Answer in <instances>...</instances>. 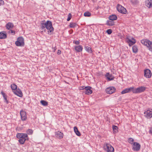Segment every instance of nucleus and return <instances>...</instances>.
Segmentation results:
<instances>
[{
	"mask_svg": "<svg viewBox=\"0 0 152 152\" xmlns=\"http://www.w3.org/2000/svg\"><path fill=\"white\" fill-rule=\"evenodd\" d=\"M16 137L18 139H20L18 141L21 144H23L26 140H29L28 135L26 133H18L16 134Z\"/></svg>",
	"mask_w": 152,
	"mask_h": 152,
	"instance_id": "obj_1",
	"label": "nucleus"
},
{
	"mask_svg": "<svg viewBox=\"0 0 152 152\" xmlns=\"http://www.w3.org/2000/svg\"><path fill=\"white\" fill-rule=\"evenodd\" d=\"M41 27L42 29L46 28L48 30V32H51L53 31L52 22L50 21H47L44 23H42Z\"/></svg>",
	"mask_w": 152,
	"mask_h": 152,
	"instance_id": "obj_2",
	"label": "nucleus"
},
{
	"mask_svg": "<svg viewBox=\"0 0 152 152\" xmlns=\"http://www.w3.org/2000/svg\"><path fill=\"white\" fill-rule=\"evenodd\" d=\"M141 42L146 46L150 51H152V41H151L148 39H143L141 40Z\"/></svg>",
	"mask_w": 152,
	"mask_h": 152,
	"instance_id": "obj_3",
	"label": "nucleus"
},
{
	"mask_svg": "<svg viewBox=\"0 0 152 152\" xmlns=\"http://www.w3.org/2000/svg\"><path fill=\"white\" fill-rule=\"evenodd\" d=\"M15 45L18 47H22L24 45V39L22 37H19L15 42Z\"/></svg>",
	"mask_w": 152,
	"mask_h": 152,
	"instance_id": "obj_4",
	"label": "nucleus"
},
{
	"mask_svg": "<svg viewBox=\"0 0 152 152\" xmlns=\"http://www.w3.org/2000/svg\"><path fill=\"white\" fill-rule=\"evenodd\" d=\"M146 89V88L144 86H140L137 88H135V91H134V94H139L144 92Z\"/></svg>",
	"mask_w": 152,
	"mask_h": 152,
	"instance_id": "obj_5",
	"label": "nucleus"
},
{
	"mask_svg": "<svg viewBox=\"0 0 152 152\" xmlns=\"http://www.w3.org/2000/svg\"><path fill=\"white\" fill-rule=\"evenodd\" d=\"M116 8L118 11L121 13L125 14L126 13V9L120 4L117 5Z\"/></svg>",
	"mask_w": 152,
	"mask_h": 152,
	"instance_id": "obj_6",
	"label": "nucleus"
},
{
	"mask_svg": "<svg viewBox=\"0 0 152 152\" xmlns=\"http://www.w3.org/2000/svg\"><path fill=\"white\" fill-rule=\"evenodd\" d=\"M140 145L137 142H134L132 145V149L134 151H138L140 149Z\"/></svg>",
	"mask_w": 152,
	"mask_h": 152,
	"instance_id": "obj_7",
	"label": "nucleus"
},
{
	"mask_svg": "<svg viewBox=\"0 0 152 152\" xmlns=\"http://www.w3.org/2000/svg\"><path fill=\"white\" fill-rule=\"evenodd\" d=\"M104 149L107 151V152H113L114 151V148L110 145L107 144L104 146Z\"/></svg>",
	"mask_w": 152,
	"mask_h": 152,
	"instance_id": "obj_8",
	"label": "nucleus"
},
{
	"mask_svg": "<svg viewBox=\"0 0 152 152\" xmlns=\"http://www.w3.org/2000/svg\"><path fill=\"white\" fill-rule=\"evenodd\" d=\"M20 114L21 119L22 121H25L26 120L27 117L26 112L25 111L23 110H21L20 111Z\"/></svg>",
	"mask_w": 152,
	"mask_h": 152,
	"instance_id": "obj_9",
	"label": "nucleus"
},
{
	"mask_svg": "<svg viewBox=\"0 0 152 152\" xmlns=\"http://www.w3.org/2000/svg\"><path fill=\"white\" fill-rule=\"evenodd\" d=\"M144 76L146 78H150L152 75V73L150 70L147 69L144 70Z\"/></svg>",
	"mask_w": 152,
	"mask_h": 152,
	"instance_id": "obj_10",
	"label": "nucleus"
},
{
	"mask_svg": "<svg viewBox=\"0 0 152 152\" xmlns=\"http://www.w3.org/2000/svg\"><path fill=\"white\" fill-rule=\"evenodd\" d=\"M126 41L127 43L129 44V46H131L134 44L136 42V40L133 38H132V40L129 39L128 38L126 39Z\"/></svg>",
	"mask_w": 152,
	"mask_h": 152,
	"instance_id": "obj_11",
	"label": "nucleus"
},
{
	"mask_svg": "<svg viewBox=\"0 0 152 152\" xmlns=\"http://www.w3.org/2000/svg\"><path fill=\"white\" fill-rule=\"evenodd\" d=\"M145 116L147 118H151L152 117V110H148L144 112Z\"/></svg>",
	"mask_w": 152,
	"mask_h": 152,
	"instance_id": "obj_12",
	"label": "nucleus"
},
{
	"mask_svg": "<svg viewBox=\"0 0 152 152\" xmlns=\"http://www.w3.org/2000/svg\"><path fill=\"white\" fill-rule=\"evenodd\" d=\"M91 88L89 86L86 87V89L84 91L85 94H86L89 95L91 94L92 93V91L91 90Z\"/></svg>",
	"mask_w": 152,
	"mask_h": 152,
	"instance_id": "obj_13",
	"label": "nucleus"
},
{
	"mask_svg": "<svg viewBox=\"0 0 152 152\" xmlns=\"http://www.w3.org/2000/svg\"><path fill=\"white\" fill-rule=\"evenodd\" d=\"M13 92L15 94L20 97H21L23 96V93L22 92L19 88H18L15 91H14Z\"/></svg>",
	"mask_w": 152,
	"mask_h": 152,
	"instance_id": "obj_14",
	"label": "nucleus"
},
{
	"mask_svg": "<svg viewBox=\"0 0 152 152\" xmlns=\"http://www.w3.org/2000/svg\"><path fill=\"white\" fill-rule=\"evenodd\" d=\"M106 91L107 94H112L114 92V87H108L106 89Z\"/></svg>",
	"mask_w": 152,
	"mask_h": 152,
	"instance_id": "obj_15",
	"label": "nucleus"
},
{
	"mask_svg": "<svg viewBox=\"0 0 152 152\" xmlns=\"http://www.w3.org/2000/svg\"><path fill=\"white\" fill-rule=\"evenodd\" d=\"M145 4L149 8L152 7V0H146Z\"/></svg>",
	"mask_w": 152,
	"mask_h": 152,
	"instance_id": "obj_16",
	"label": "nucleus"
},
{
	"mask_svg": "<svg viewBox=\"0 0 152 152\" xmlns=\"http://www.w3.org/2000/svg\"><path fill=\"white\" fill-rule=\"evenodd\" d=\"M55 135L58 138L61 139L63 137L64 134L61 132L58 131L56 132Z\"/></svg>",
	"mask_w": 152,
	"mask_h": 152,
	"instance_id": "obj_17",
	"label": "nucleus"
},
{
	"mask_svg": "<svg viewBox=\"0 0 152 152\" xmlns=\"http://www.w3.org/2000/svg\"><path fill=\"white\" fill-rule=\"evenodd\" d=\"M7 37L6 32L4 31L0 32V39H5Z\"/></svg>",
	"mask_w": 152,
	"mask_h": 152,
	"instance_id": "obj_18",
	"label": "nucleus"
},
{
	"mask_svg": "<svg viewBox=\"0 0 152 152\" xmlns=\"http://www.w3.org/2000/svg\"><path fill=\"white\" fill-rule=\"evenodd\" d=\"M75 49L77 52H81L83 49V48L81 45H77L75 46Z\"/></svg>",
	"mask_w": 152,
	"mask_h": 152,
	"instance_id": "obj_19",
	"label": "nucleus"
},
{
	"mask_svg": "<svg viewBox=\"0 0 152 152\" xmlns=\"http://www.w3.org/2000/svg\"><path fill=\"white\" fill-rule=\"evenodd\" d=\"M14 26V25L13 23L9 22L7 23L6 25V27L7 29L9 30L12 29Z\"/></svg>",
	"mask_w": 152,
	"mask_h": 152,
	"instance_id": "obj_20",
	"label": "nucleus"
},
{
	"mask_svg": "<svg viewBox=\"0 0 152 152\" xmlns=\"http://www.w3.org/2000/svg\"><path fill=\"white\" fill-rule=\"evenodd\" d=\"M105 76L108 80L110 81L113 80V77L109 73H107L106 74Z\"/></svg>",
	"mask_w": 152,
	"mask_h": 152,
	"instance_id": "obj_21",
	"label": "nucleus"
},
{
	"mask_svg": "<svg viewBox=\"0 0 152 152\" xmlns=\"http://www.w3.org/2000/svg\"><path fill=\"white\" fill-rule=\"evenodd\" d=\"M74 131L76 134L78 136H80L81 135V134L80 132L78 130V129L77 127L75 126L74 128Z\"/></svg>",
	"mask_w": 152,
	"mask_h": 152,
	"instance_id": "obj_22",
	"label": "nucleus"
},
{
	"mask_svg": "<svg viewBox=\"0 0 152 152\" xmlns=\"http://www.w3.org/2000/svg\"><path fill=\"white\" fill-rule=\"evenodd\" d=\"M11 87L12 90V92L15 91L17 89V86L15 84H12L11 85Z\"/></svg>",
	"mask_w": 152,
	"mask_h": 152,
	"instance_id": "obj_23",
	"label": "nucleus"
},
{
	"mask_svg": "<svg viewBox=\"0 0 152 152\" xmlns=\"http://www.w3.org/2000/svg\"><path fill=\"white\" fill-rule=\"evenodd\" d=\"M85 49L88 52V53H92V51L91 48L90 47L86 46L85 47Z\"/></svg>",
	"mask_w": 152,
	"mask_h": 152,
	"instance_id": "obj_24",
	"label": "nucleus"
},
{
	"mask_svg": "<svg viewBox=\"0 0 152 152\" xmlns=\"http://www.w3.org/2000/svg\"><path fill=\"white\" fill-rule=\"evenodd\" d=\"M77 26V24L76 23L74 22H71L70 23L69 26L71 28H74L76 27Z\"/></svg>",
	"mask_w": 152,
	"mask_h": 152,
	"instance_id": "obj_25",
	"label": "nucleus"
},
{
	"mask_svg": "<svg viewBox=\"0 0 152 152\" xmlns=\"http://www.w3.org/2000/svg\"><path fill=\"white\" fill-rule=\"evenodd\" d=\"M130 2L134 5H136L139 3L138 0H130Z\"/></svg>",
	"mask_w": 152,
	"mask_h": 152,
	"instance_id": "obj_26",
	"label": "nucleus"
},
{
	"mask_svg": "<svg viewBox=\"0 0 152 152\" xmlns=\"http://www.w3.org/2000/svg\"><path fill=\"white\" fill-rule=\"evenodd\" d=\"M133 52L135 53H137L138 51V49L137 45H134L133 46L132 48Z\"/></svg>",
	"mask_w": 152,
	"mask_h": 152,
	"instance_id": "obj_27",
	"label": "nucleus"
},
{
	"mask_svg": "<svg viewBox=\"0 0 152 152\" xmlns=\"http://www.w3.org/2000/svg\"><path fill=\"white\" fill-rule=\"evenodd\" d=\"M127 89L129 93L132 91L133 93L134 94V91H135V88L134 86L130 87Z\"/></svg>",
	"mask_w": 152,
	"mask_h": 152,
	"instance_id": "obj_28",
	"label": "nucleus"
},
{
	"mask_svg": "<svg viewBox=\"0 0 152 152\" xmlns=\"http://www.w3.org/2000/svg\"><path fill=\"white\" fill-rule=\"evenodd\" d=\"M106 24L109 26H112L114 24V21L110 20L107 21Z\"/></svg>",
	"mask_w": 152,
	"mask_h": 152,
	"instance_id": "obj_29",
	"label": "nucleus"
},
{
	"mask_svg": "<svg viewBox=\"0 0 152 152\" xmlns=\"http://www.w3.org/2000/svg\"><path fill=\"white\" fill-rule=\"evenodd\" d=\"M40 103L42 105L44 106H46L48 105V102L44 100H41Z\"/></svg>",
	"mask_w": 152,
	"mask_h": 152,
	"instance_id": "obj_30",
	"label": "nucleus"
},
{
	"mask_svg": "<svg viewBox=\"0 0 152 152\" xmlns=\"http://www.w3.org/2000/svg\"><path fill=\"white\" fill-rule=\"evenodd\" d=\"M33 131L32 130L29 129L26 131V132L28 134L31 135L33 134Z\"/></svg>",
	"mask_w": 152,
	"mask_h": 152,
	"instance_id": "obj_31",
	"label": "nucleus"
},
{
	"mask_svg": "<svg viewBox=\"0 0 152 152\" xmlns=\"http://www.w3.org/2000/svg\"><path fill=\"white\" fill-rule=\"evenodd\" d=\"M129 92L128 91L127 88H125L124 90H123L121 92V94H124L126 93H129Z\"/></svg>",
	"mask_w": 152,
	"mask_h": 152,
	"instance_id": "obj_32",
	"label": "nucleus"
},
{
	"mask_svg": "<svg viewBox=\"0 0 152 152\" xmlns=\"http://www.w3.org/2000/svg\"><path fill=\"white\" fill-rule=\"evenodd\" d=\"M91 15V13L89 12H86L84 13V16L85 17H89Z\"/></svg>",
	"mask_w": 152,
	"mask_h": 152,
	"instance_id": "obj_33",
	"label": "nucleus"
},
{
	"mask_svg": "<svg viewBox=\"0 0 152 152\" xmlns=\"http://www.w3.org/2000/svg\"><path fill=\"white\" fill-rule=\"evenodd\" d=\"M72 15L70 13H69L68 16V18L67 19V21H69V20H70L72 18Z\"/></svg>",
	"mask_w": 152,
	"mask_h": 152,
	"instance_id": "obj_34",
	"label": "nucleus"
},
{
	"mask_svg": "<svg viewBox=\"0 0 152 152\" xmlns=\"http://www.w3.org/2000/svg\"><path fill=\"white\" fill-rule=\"evenodd\" d=\"M109 19L110 20H114V15H111L109 17Z\"/></svg>",
	"mask_w": 152,
	"mask_h": 152,
	"instance_id": "obj_35",
	"label": "nucleus"
},
{
	"mask_svg": "<svg viewBox=\"0 0 152 152\" xmlns=\"http://www.w3.org/2000/svg\"><path fill=\"white\" fill-rule=\"evenodd\" d=\"M118 127L115 126V133H117L118 132Z\"/></svg>",
	"mask_w": 152,
	"mask_h": 152,
	"instance_id": "obj_36",
	"label": "nucleus"
},
{
	"mask_svg": "<svg viewBox=\"0 0 152 152\" xmlns=\"http://www.w3.org/2000/svg\"><path fill=\"white\" fill-rule=\"evenodd\" d=\"M1 94H2L4 98L7 97L3 91H2L1 92Z\"/></svg>",
	"mask_w": 152,
	"mask_h": 152,
	"instance_id": "obj_37",
	"label": "nucleus"
},
{
	"mask_svg": "<svg viewBox=\"0 0 152 152\" xmlns=\"http://www.w3.org/2000/svg\"><path fill=\"white\" fill-rule=\"evenodd\" d=\"M134 141V140L132 138H129L128 139V141L130 143H131L132 142H133Z\"/></svg>",
	"mask_w": 152,
	"mask_h": 152,
	"instance_id": "obj_38",
	"label": "nucleus"
},
{
	"mask_svg": "<svg viewBox=\"0 0 152 152\" xmlns=\"http://www.w3.org/2000/svg\"><path fill=\"white\" fill-rule=\"evenodd\" d=\"M86 87H85L84 86H80L79 88V89L80 90H85V89H86Z\"/></svg>",
	"mask_w": 152,
	"mask_h": 152,
	"instance_id": "obj_39",
	"label": "nucleus"
},
{
	"mask_svg": "<svg viewBox=\"0 0 152 152\" xmlns=\"http://www.w3.org/2000/svg\"><path fill=\"white\" fill-rule=\"evenodd\" d=\"M107 34H110L112 33V30L111 29H109L107 30Z\"/></svg>",
	"mask_w": 152,
	"mask_h": 152,
	"instance_id": "obj_40",
	"label": "nucleus"
},
{
	"mask_svg": "<svg viewBox=\"0 0 152 152\" xmlns=\"http://www.w3.org/2000/svg\"><path fill=\"white\" fill-rule=\"evenodd\" d=\"M73 43L77 45H78L80 44V42L78 41H74Z\"/></svg>",
	"mask_w": 152,
	"mask_h": 152,
	"instance_id": "obj_41",
	"label": "nucleus"
},
{
	"mask_svg": "<svg viewBox=\"0 0 152 152\" xmlns=\"http://www.w3.org/2000/svg\"><path fill=\"white\" fill-rule=\"evenodd\" d=\"M4 4V2L3 0H0V6L3 5Z\"/></svg>",
	"mask_w": 152,
	"mask_h": 152,
	"instance_id": "obj_42",
	"label": "nucleus"
},
{
	"mask_svg": "<svg viewBox=\"0 0 152 152\" xmlns=\"http://www.w3.org/2000/svg\"><path fill=\"white\" fill-rule=\"evenodd\" d=\"M149 132L150 134H152V127L149 128Z\"/></svg>",
	"mask_w": 152,
	"mask_h": 152,
	"instance_id": "obj_43",
	"label": "nucleus"
},
{
	"mask_svg": "<svg viewBox=\"0 0 152 152\" xmlns=\"http://www.w3.org/2000/svg\"><path fill=\"white\" fill-rule=\"evenodd\" d=\"M4 100H5V102H6L7 104L8 103V101L7 100V97L4 98Z\"/></svg>",
	"mask_w": 152,
	"mask_h": 152,
	"instance_id": "obj_44",
	"label": "nucleus"
},
{
	"mask_svg": "<svg viewBox=\"0 0 152 152\" xmlns=\"http://www.w3.org/2000/svg\"><path fill=\"white\" fill-rule=\"evenodd\" d=\"M61 50H58V52L57 53V54L58 55H59L60 54H61Z\"/></svg>",
	"mask_w": 152,
	"mask_h": 152,
	"instance_id": "obj_45",
	"label": "nucleus"
},
{
	"mask_svg": "<svg viewBox=\"0 0 152 152\" xmlns=\"http://www.w3.org/2000/svg\"><path fill=\"white\" fill-rule=\"evenodd\" d=\"M53 51L54 52H55V50H56V47H54V48H53Z\"/></svg>",
	"mask_w": 152,
	"mask_h": 152,
	"instance_id": "obj_46",
	"label": "nucleus"
},
{
	"mask_svg": "<svg viewBox=\"0 0 152 152\" xmlns=\"http://www.w3.org/2000/svg\"><path fill=\"white\" fill-rule=\"evenodd\" d=\"M11 33H12H12H14V34H15V31H13V30H11Z\"/></svg>",
	"mask_w": 152,
	"mask_h": 152,
	"instance_id": "obj_47",
	"label": "nucleus"
},
{
	"mask_svg": "<svg viewBox=\"0 0 152 152\" xmlns=\"http://www.w3.org/2000/svg\"><path fill=\"white\" fill-rule=\"evenodd\" d=\"M117 19V16L115 15V20Z\"/></svg>",
	"mask_w": 152,
	"mask_h": 152,
	"instance_id": "obj_48",
	"label": "nucleus"
},
{
	"mask_svg": "<svg viewBox=\"0 0 152 152\" xmlns=\"http://www.w3.org/2000/svg\"><path fill=\"white\" fill-rule=\"evenodd\" d=\"M112 129L113 130V131H114V125H113L112 126Z\"/></svg>",
	"mask_w": 152,
	"mask_h": 152,
	"instance_id": "obj_49",
	"label": "nucleus"
},
{
	"mask_svg": "<svg viewBox=\"0 0 152 152\" xmlns=\"http://www.w3.org/2000/svg\"><path fill=\"white\" fill-rule=\"evenodd\" d=\"M114 90H115V88Z\"/></svg>",
	"mask_w": 152,
	"mask_h": 152,
	"instance_id": "obj_50",
	"label": "nucleus"
}]
</instances>
